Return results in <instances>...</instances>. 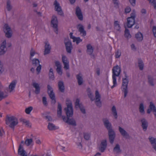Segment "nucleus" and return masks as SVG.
Masks as SVG:
<instances>
[{
	"label": "nucleus",
	"mask_w": 156,
	"mask_h": 156,
	"mask_svg": "<svg viewBox=\"0 0 156 156\" xmlns=\"http://www.w3.org/2000/svg\"><path fill=\"white\" fill-rule=\"evenodd\" d=\"M67 107L65 108L64 110L66 111L67 117L65 116H62V118L65 122L67 123L75 126L76 123L75 121L73 119H70L69 117L73 116V110L72 103L70 101L69 103H66Z\"/></svg>",
	"instance_id": "f257e3e1"
},
{
	"label": "nucleus",
	"mask_w": 156,
	"mask_h": 156,
	"mask_svg": "<svg viewBox=\"0 0 156 156\" xmlns=\"http://www.w3.org/2000/svg\"><path fill=\"white\" fill-rule=\"evenodd\" d=\"M103 122L105 126L108 130V135L110 142V143L112 144L113 143L115 137L114 132L111 129V124L108 120L104 119Z\"/></svg>",
	"instance_id": "f03ea898"
},
{
	"label": "nucleus",
	"mask_w": 156,
	"mask_h": 156,
	"mask_svg": "<svg viewBox=\"0 0 156 156\" xmlns=\"http://www.w3.org/2000/svg\"><path fill=\"white\" fill-rule=\"evenodd\" d=\"M112 80L113 85L111 87V88H113L117 85L116 79V77L118 76L120 74L121 72L120 68L117 65L114 66L112 69Z\"/></svg>",
	"instance_id": "7ed1b4c3"
},
{
	"label": "nucleus",
	"mask_w": 156,
	"mask_h": 156,
	"mask_svg": "<svg viewBox=\"0 0 156 156\" xmlns=\"http://www.w3.org/2000/svg\"><path fill=\"white\" fill-rule=\"evenodd\" d=\"M6 123L7 125H9L10 127L14 128L18 123V119L13 116L8 117L6 119Z\"/></svg>",
	"instance_id": "20e7f679"
},
{
	"label": "nucleus",
	"mask_w": 156,
	"mask_h": 156,
	"mask_svg": "<svg viewBox=\"0 0 156 156\" xmlns=\"http://www.w3.org/2000/svg\"><path fill=\"white\" fill-rule=\"evenodd\" d=\"M125 78L122 79V83L121 87L122 91L124 93V97L125 98L128 93V84L129 82L128 79L127 75L125 74Z\"/></svg>",
	"instance_id": "39448f33"
},
{
	"label": "nucleus",
	"mask_w": 156,
	"mask_h": 156,
	"mask_svg": "<svg viewBox=\"0 0 156 156\" xmlns=\"http://www.w3.org/2000/svg\"><path fill=\"white\" fill-rule=\"evenodd\" d=\"M64 42L66 51L68 53H71V51L73 48V46L72 42L68 37L64 38Z\"/></svg>",
	"instance_id": "423d86ee"
},
{
	"label": "nucleus",
	"mask_w": 156,
	"mask_h": 156,
	"mask_svg": "<svg viewBox=\"0 0 156 156\" xmlns=\"http://www.w3.org/2000/svg\"><path fill=\"white\" fill-rule=\"evenodd\" d=\"M135 13L132 12L130 14V16L127 18V24L128 27L131 28L135 23Z\"/></svg>",
	"instance_id": "0eeeda50"
},
{
	"label": "nucleus",
	"mask_w": 156,
	"mask_h": 156,
	"mask_svg": "<svg viewBox=\"0 0 156 156\" xmlns=\"http://www.w3.org/2000/svg\"><path fill=\"white\" fill-rule=\"evenodd\" d=\"M51 27L54 29L55 32L56 34H57L58 31V21L57 17L55 15H53L52 16L51 21Z\"/></svg>",
	"instance_id": "6e6552de"
},
{
	"label": "nucleus",
	"mask_w": 156,
	"mask_h": 156,
	"mask_svg": "<svg viewBox=\"0 0 156 156\" xmlns=\"http://www.w3.org/2000/svg\"><path fill=\"white\" fill-rule=\"evenodd\" d=\"M4 31L5 36L8 38H10L12 36V32L10 27L8 24H5L4 27Z\"/></svg>",
	"instance_id": "1a4fd4ad"
},
{
	"label": "nucleus",
	"mask_w": 156,
	"mask_h": 156,
	"mask_svg": "<svg viewBox=\"0 0 156 156\" xmlns=\"http://www.w3.org/2000/svg\"><path fill=\"white\" fill-rule=\"evenodd\" d=\"M48 92L51 99L54 101V103L55 102V95L51 87L49 85L47 86Z\"/></svg>",
	"instance_id": "9d476101"
},
{
	"label": "nucleus",
	"mask_w": 156,
	"mask_h": 156,
	"mask_svg": "<svg viewBox=\"0 0 156 156\" xmlns=\"http://www.w3.org/2000/svg\"><path fill=\"white\" fill-rule=\"evenodd\" d=\"M55 5V10L58 12V14L60 15H62L63 14L61 9V7L60 6V4L57 0H55L54 3Z\"/></svg>",
	"instance_id": "9b49d317"
},
{
	"label": "nucleus",
	"mask_w": 156,
	"mask_h": 156,
	"mask_svg": "<svg viewBox=\"0 0 156 156\" xmlns=\"http://www.w3.org/2000/svg\"><path fill=\"white\" fill-rule=\"evenodd\" d=\"M6 44V43L5 40H4L1 43L0 46V55H3L7 51Z\"/></svg>",
	"instance_id": "f8f14e48"
},
{
	"label": "nucleus",
	"mask_w": 156,
	"mask_h": 156,
	"mask_svg": "<svg viewBox=\"0 0 156 156\" xmlns=\"http://www.w3.org/2000/svg\"><path fill=\"white\" fill-rule=\"evenodd\" d=\"M75 14L78 19L81 21L83 20V17L81 10L79 6L76 7L75 9Z\"/></svg>",
	"instance_id": "ddd939ff"
},
{
	"label": "nucleus",
	"mask_w": 156,
	"mask_h": 156,
	"mask_svg": "<svg viewBox=\"0 0 156 156\" xmlns=\"http://www.w3.org/2000/svg\"><path fill=\"white\" fill-rule=\"evenodd\" d=\"M33 65L34 66H36L38 65L39 66L37 67L36 71L39 74L41 69V65L39 64L40 62L39 59H32V60Z\"/></svg>",
	"instance_id": "4468645a"
},
{
	"label": "nucleus",
	"mask_w": 156,
	"mask_h": 156,
	"mask_svg": "<svg viewBox=\"0 0 156 156\" xmlns=\"http://www.w3.org/2000/svg\"><path fill=\"white\" fill-rule=\"evenodd\" d=\"M76 27L78 30V31L80 32V34H82V36L84 37L86 35V32L84 29L83 26L81 24H79L76 26Z\"/></svg>",
	"instance_id": "2eb2a0df"
},
{
	"label": "nucleus",
	"mask_w": 156,
	"mask_h": 156,
	"mask_svg": "<svg viewBox=\"0 0 156 156\" xmlns=\"http://www.w3.org/2000/svg\"><path fill=\"white\" fill-rule=\"evenodd\" d=\"M44 50V55L48 54L50 52L51 47L48 41H46L45 42Z\"/></svg>",
	"instance_id": "dca6fc26"
},
{
	"label": "nucleus",
	"mask_w": 156,
	"mask_h": 156,
	"mask_svg": "<svg viewBox=\"0 0 156 156\" xmlns=\"http://www.w3.org/2000/svg\"><path fill=\"white\" fill-rule=\"evenodd\" d=\"M95 104L98 106H100L101 105V103L100 102V96L99 92L98 90L95 91Z\"/></svg>",
	"instance_id": "f3484780"
},
{
	"label": "nucleus",
	"mask_w": 156,
	"mask_h": 156,
	"mask_svg": "<svg viewBox=\"0 0 156 156\" xmlns=\"http://www.w3.org/2000/svg\"><path fill=\"white\" fill-rule=\"evenodd\" d=\"M18 154L21 156H27V154L25 151L23 149L21 145H20L18 150Z\"/></svg>",
	"instance_id": "a211bd4d"
},
{
	"label": "nucleus",
	"mask_w": 156,
	"mask_h": 156,
	"mask_svg": "<svg viewBox=\"0 0 156 156\" xmlns=\"http://www.w3.org/2000/svg\"><path fill=\"white\" fill-rule=\"evenodd\" d=\"M107 146V141L106 140H102L100 146L99 147V150L101 152H103Z\"/></svg>",
	"instance_id": "6ab92c4d"
},
{
	"label": "nucleus",
	"mask_w": 156,
	"mask_h": 156,
	"mask_svg": "<svg viewBox=\"0 0 156 156\" xmlns=\"http://www.w3.org/2000/svg\"><path fill=\"white\" fill-rule=\"evenodd\" d=\"M55 65L57 67L56 69L57 72L59 74L61 75L62 74V71L61 69V65L60 62L58 61H56L55 62Z\"/></svg>",
	"instance_id": "aec40b11"
},
{
	"label": "nucleus",
	"mask_w": 156,
	"mask_h": 156,
	"mask_svg": "<svg viewBox=\"0 0 156 156\" xmlns=\"http://www.w3.org/2000/svg\"><path fill=\"white\" fill-rule=\"evenodd\" d=\"M16 83V81L14 80L10 83L9 86V90L10 92H12L14 90Z\"/></svg>",
	"instance_id": "412c9836"
},
{
	"label": "nucleus",
	"mask_w": 156,
	"mask_h": 156,
	"mask_svg": "<svg viewBox=\"0 0 156 156\" xmlns=\"http://www.w3.org/2000/svg\"><path fill=\"white\" fill-rule=\"evenodd\" d=\"M149 139L153 148L156 151V138H154L152 137H150Z\"/></svg>",
	"instance_id": "4be33fe9"
},
{
	"label": "nucleus",
	"mask_w": 156,
	"mask_h": 156,
	"mask_svg": "<svg viewBox=\"0 0 156 156\" xmlns=\"http://www.w3.org/2000/svg\"><path fill=\"white\" fill-rule=\"evenodd\" d=\"M114 29L116 31L119 32L121 31V27L119 23V22L118 21H114Z\"/></svg>",
	"instance_id": "5701e85b"
},
{
	"label": "nucleus",
	"mask_w": 156,
	"mask_h": 156,
	"mask_svg": "<svg viewBox=\"0 0 156 156\" xmlns=\"http://www.w3.org/2000/svg\"><path fill=\"white\" fill-rule=\"evenodd\" d=\"M135 36L137 40L139 41H141L143 40V34L140 32H138Z\"/></svg>",
	"instance_id": "b1692460"
},
{
	"label": "nucleus",
	"mask_w": 156,
	"mask_h": 156,
	"mask_svg": "<svg viewBox=\"0 0 156 156\" xmlns=\"http://www.w3.org/2000/svg\"><path fill=\"white\" fill-rule=\"evenodd\" d=\"M141 122L142 123V126L144 131H145L147 127V122L145 119H143L141 120Z\"/></svg>",
	"instance_id": "393cba45"
},
{
	"label": "nucleus",
	"mask_w": 156,
	"mask_h": 156,
	"mask_svg": "<svg viewBox=\"0 0 156 156\" xmlns=\"http://www.w3.org/2000/svg\"><path fill=\"white\" fill-rule=\"evenodd\" d=\"M33 87L35 88V94H38L40 91V88L39 85L36 83H34L33 84Z\"/></svg>",
	"instance_id": "a878e982"
},
{
	"label": "nucleus",
	"mask_w": 156,
	"mask_h": 156,
	"mask_svg": "<svg viewBox=\"0 0 156 156\" xmlns=\"http://www.w3.org/2000/svg\"><path fill=\"white\" fill-rule=\"evenodd\" d=\"M87 52L88 54L91 55L93 52L94 49L92 46L90 44H88L87 46Z\"/></svg>",
	"instance_id": "bb28decb"
},
{
	"label": "nucleus",
	"mask_w": 156,
	"mask_h": 156,
	"mask_svg": "<svg viewBox=\"0 0 156 156\" xmlns=\"http://www.w3.org/2000/svg\"><path fill=\"white\" fill-rule=\"evenodd\" d=\"M58 87L59 90L62 92H63L64 90V87L62 81H60L58 83Z\"/></svg>",
	"instance_id": "cd10ccee"
},
{
	"label": "nucleus",
	"mask_w": 156,
	"mask_h": 156,
	"mask_svg": "<svg viewBox=\"0 0 156 156\" xmlns=\"http://www.w3.org/2000/svg\"><path fill=\"white\" fill-rule=\"evenodd\" d=\"M64 65V68L66 69H68L69 68V61L67 59H62Z\"/></svg>",
	"instance_id": "c85d7f7f"
},
{
	"label": "nucleus",
	"mask_w": 156,
	"mask_h": 156,
	"mask_svg": "<svg viewBox=\"0 0 156 156\" xmlns=\"http://www.w3.org/2000/svg\"><path fill=\"white\" fill-rule=\"evenodd\" d=\"M62 105H61L58 103V105L57 114L58 117H60L62 115Z\"/></svg>",
	"instance_id": "c756f323"
},
{
	"label": "nucleus",
	"mask_w": 156,
	"mask_h": 156,
	"mask_svg": "<svg viewBox=\"0 0 156 156\" xmlns=\"http://www.w3.org/2000/svg\"><path fill=\"white\" fill-rule=\"evenodd\" d=\"M81 74L79 73L76 75V78L78 80V84L79 85H81L83 83L82 79L81 76Z\"/></svg>",
	"instance_id": "7c9ffc66"
},
{
	"label": "nucleus",
	"mask_w": 156,
	"mask_h": 156,
	"mask_svg": "<svg viewBox=\"0 0 156 156\" xmlns=\"http://www.w3.org/2000/svg\"><path fill=\"white\" fill-rule=\"evenodd\" d=\"M12 7L11 5V2L9 0H7L6 3V8L8 11H10L12 9Z\"/></svg>",
	"instance_id": "2f4dec72"
},
{
	"label": "nucleus",
	"mask_w": 156,
	"mask_h": 156,
	"mask_svg": "<svg viewBox=\"0 0 156 156\" xmlns=\"http://www.w3.org/2000/svg\"><path fill=\"white\" fill-rule=\"evenodd\" d=\"M48 128L50 130H54L57 129L56 127L53 124L51 123H48Z\"/></svg>",
	"instance_id": "473e14b6"
},
{
	"label": "nucleus",
	"mask_w": 156,
	"mask_h": 156,
	"mask_svg": "<svg viewBox=\"0 0 156 156\" xmlns=\"http://www.w3.org/2000/svg\"><path fill=\"white\" fill-rule=\"evenodd\" d=\"M119 130L121 134L123 136H126L127 135V133L126 132L120 127H119Z\"/></svg>",
	"instance_id": "72a5a7b5"
},
{
	"label": "nucleus",
	"mask_w": 156,
	"mask_h": 156,
	"mask_svg": "<svg viewBox=\"0 0 156 156\" xmlns=\"http://www.w3.org/2000/svg\"><path fill=\"white\" fill-rule=\"evenodd\" d=\"M124 35L125 37L127 38H130L131 37V35L129 33V30L126 28Z\"/></svg>",
	"instance_id": "f704fd0d"
},
{
	"label": "nucleus",
	"mask_w": 156,
	"mask_h": 156,
	"mask_svg": "<svg viewBox=\"0 0 156 156\" xmlns=\"http://www.w3.org/2000/svg\"><path fill=\"white\" fill-rule=\"evenodd\" d=\"M150 107L151 109H153V112L155 117L156 118V109L154 105L152 102H150Z\"/></svg>",
	"instance_id": "c9c22d12"
},
{
	"label": "nucleus",
	"mask_w": 156,
	"mask_h": 156,
	"mask_svg": "<svg viewBox=\"0 0 156 156\" xmlns=\"http://www.w3.org/2000/svg\"><path fill=\"white\" fill-rule=\"evenodd\" d=\"M112 110L115 118V119H116L117 118V115L116 108L115 106H113L112 107Z\"/></svg>",
	"instance_id": "e433bc0d"
},
{
	"label": "nucleus",
	"mask_w": 156,
	"mask_h": 156,
	"mask_svg": "<svg viewBox=\"0 0 156 156\" xmlns=\"http://www.w3.org/2000/svg\"><path fill=\"white\" fill-rule=\"evenodd\" d=\"M144 65L143 62L140 60V59L138 61V66L140 70H142L143 69Z\"/></svg>",
	"instance_id": "4c0bfd02"
},
{
	"label": "nucleus",
	"mask_w": 156,
	"mask_h": 156,
	"mask_svg": "<svg viewBox=\"0 0 156 156\" xmlns=\"http://www.w3.org/2000/svg\"><path fill=\"white\" fill-rule=\"evenodd\" d=\"M113 150L114 152H116L117 153H118L121 151L120 147L119 144H117L116 145L115 147L114 148Z\"/></svg>",
	"instance_id": "58836bf2"
},
{
	"label": "nucleus",
	"mask_w": 156,
	"mask_h": 156,
	"mask_svg": "<svg viewBox=\"0 0 156 156\" xmlns=\"http://www.w3.org/2000/svg\"><path fill=\"white\" fill-rule=\"evenodd\" d=\"M82 39H81L79 37H76L74 40H73V42H76V43L77 44H78L79 43L82 41Z\"/></svg>",
	"instance_id": "ea45409f"
},
{
	"label": "nucleus",
	"mask_w": 156,
	"mask_h": 156,
	"mask_svg": "<svg viewBox=\"0 0 156 156\" xmlns=\"http://www.w3.org/2000/svg\"><path fill=\"white\" fill-rule=\"evenodd\" d=\"M33 109V108L32 107L30 106L25 109V112L27 114H29L30 113Z\"/></svg>",
	"instance_id": "a19ab883"
},
{
	"label": "nucleus",
	"mask_w": 156,
	"mask_h": 156,
	"mask_svg": "<svg viewBox=\"0 0 156 156\" xmlns=\"http://www.w3.org/2000/svg\"><path fill=\"white\" fill-rule=\"evenodd\" d=\"M33 142V140L32 139H27L25 141V143L27 146H29Z\"/></svg>",
	"instance_id": "79ce46f5"
},
{
	"label": "nucleus",
	"mask_w": 156,
	"mask_h": 156,
	"mask_svg": "<svg viewBox=\"0 0 156 156\" xmlns=\"http://www.w3.org/2000/svg\"><path fill=\"white\" fill-rule=\"evenodd\" d=\"M148 79L149 84L152 86H153L154 85V84L153 83V79L151 76H148Z\"/></svg>",
	"instance_id": "37998d69"
},
{
	"label": "nucleus",
	"mask_w": 156,
	"mask_h": 156,
	"mask_svg": "<svg viewBox=\"0 0 156 156\" xmlns=\"http://www.w3.org/2000/svg\"><path fill=\"white\" fill-rule=\"evenodd\" d=\"M21 121L23 123L25 124L26 126H29L30 122L28 121H27L24 119H21Z\"/></svg>",
	"instance_id": "c03bdc74"
},
{
	"label": "nucleus",
	"mask_w": 156,
	"mask_h": 156,
	"mask_svg": "<svg viewBox=\"0 0 156 156\" xmlns=\"http://www.w3.org/2000/svg\"><path fill=\"white\" fill-rule=\"evenodd\" d=\"M140 112L141 113H143L144 112V106L143 104L141 103L140 104L139 107Z\"/></svg>",
	"instance_id": "a18cd8bd"
},
{
	"label": "nucleus",
	"mask_w": 156,
	"mask_h": 156,
	"mask_svg": "<svg viewBox=\"0 0 156 156\" xmlns=\"http://www.w3.org/2000/svg\"><path fill=\"white\" fill-rule=\"evenodd\" d=\"M75 107L76 108L79 107L81 106V105L80 104V100L78 98L76 99V101L75 103Z\"/></svg>",
	"instance_id": "49530a36"
},
{
	"label": "nucleus",
	"mask_w": 156,
	"mask_h": 156,
	"mask_svg": "<svg viewBox=\"0 0 156 156\" xmlns=\"http://www.w3.org/2000/svg\"><path fill=\"white\" fill-rule=\"evenodd\" d=\"M148 1H149L150 3L153 5L154 9H156V2L155 1V0H148Z\"/></svg>",
	"instance_id": "de8ad7c7"
},
{
	"label": "nucleus",
	"mask_w": 156,
	"mask_h": 156,
	"mask_svg": "<svg viewBox=\"0 0 156 156\" xmlns=\"http://www.w3.org/2000/svg\"><path fill=\"white\" fill-rule=\"evenodd\" d=\"M6 96L3 92L0 91V101L4 98Z\"/></svg>",
	"instance_id": "09e8293b"
},
{
	"label": "nucleus",
	"mask_w": 156,
	"mask_h": 156,
	"mask_svg": "<svg viewBox=\"0 0 156 156\" xmlns=\"http://www.w3.org/2000/svg\"><path fill=\"white\" fill-rule=\"evenodd\" d=\"M90 134L87 133H84V137L85 139L86 140H88L90 138Z\"/></svg>",
	"instance_id": "8fccbe9b"
},
{
	"label": "nucleus",
	"mask_w": 156,
	"mask_h": 156,
	"mask_svg": "<svg viewBox=\"0 0 156 156\" xmlns=\"http://www.w3.org/2000/svg\"><path fill=\"white\" fill-rule=\"evenodd\" d=\"M113 3L115 5V7L117 8L119 5V2L118 0H112Z\"/></svg>",
	"instance_id": "3c124183"
},
{
	"label": "nucleus",
	"mask_w": 156,
	"mask_h": 156,
	"mask_svg": "<svg viewBox=\"0 0 156 156\" xmlns=\"http://www.w3.org/2000/svg\"><path fill=\"white\" fill-rule=\"evenodd\" d=\"M88 95L89 98H90L92 101H94V96L92 94V93L90 91L89 92Z\"/></svg>",
	"instance_id": "603ef678"
},
{
	"label": "nucleus",
	"mask_w": 156,
	"mask_h": 156,
	"mask_svg": "<svg viewBox=\"0 0 156 156\" xmlns=\"http://www.w3.org/2000/svg\"><path fill=\"white\" fill-rule=\"evenodd\" d=\"M121 55V53L120 51H117L116 52L115 54V56L116 58H119L120 57Z\"/></svg>",
	"instance_id": "864d4df0"
},
{
	"label": "nucleus",
	"mask_w": 156,
	"mask_h": 156,
	"mask_svg": "<svg viewBox=\"0 0 156 156\" xmlns=\"http://www.w3.org/2000/svg\"><path fill=\"white\" fill-rule=\"evenodd\" d=\"M35 54V51L33 48H31L30 52V55L31 57L33 56Z\"/></svg>",
	"instance_id": "5fc2aeb1"
},
{
	"label": "nucleus",
	"mask_w": 156,
	"mask_h": 156,
	"mask_svg": "<svg viewBox=\"0 0 156 156\" xmlns=\"http://www.w3.org/2000/svg\"><path fill=\"white\" fill-rule=\"evenodd\" d=\"M42 101L43 104L45 105H47L48 103L47 101V99L45 97H44L42 98Z\"/></svg>",
	"instance_id": "6e6d98bb"
},
{
	"label": "nucleus",
	"mask_w": 156,
	"mask_h": 156,
	"mask_svg": "<svg viewBox=\"0 0 156 156\" xmlns=\"http://www.w3.org/2000/svg\"><path fill=\"white\" fill-rule=\"evenodd\" d=\"M129 1L131 5L133 6H135L136 0H129Z\"/></svg>",
	"instance_id": "4d7b16f0"
},
{
	"label": "nucleus",
	"mask_w": 156,
	"mask_h": 156,
	"mask_svg": "<svg viewBox=\"0 0 156 156\" xmlns=\"http://www.w3.org/2000/svg\"><path fill=\"white\" fill-rule=\"evenodd\" d=\"M153 32L154 36L156 37V27L154 26L153 27Z\"/></svg>",
	"instance_id": "13d9d810"
},
{
	"label": "nucleus",
	"mask_w": 156,
	"mask_h": 156,
	"mask_svg": "<svg viewBox=\"0 0 156 156\" xmlns=\"http://www.w3.org/2000/svg\"><path fill=\"white\" fill-rule=\"evenodd\" d=\"M131 9L129 7H127L125 9V12L126 13H128L131 11Z\"/></svg>",
	"instance_id": "bf43d9fd"
},
{
	"label": "nucleus",
	"mask_w": 156,
	"mask_h": 156,
	"mask_svg": "<svg viewBox=\"0 0 156 156\" xmlns=\"http://www.w3.org/2000/svg\"><path fill=\"white\" fill-rule=\"evenodd\" d=\"M49 78L50 79L54 80V76L53 74V73H49Z\"/></svg>",
	"instance_id": "052dcab7"
},
{
	"label": "nucleus",
	"mask_w": 156,
	"mask_h": 156,
	"mask_svg": "<svg viewBox=\"0 0 156 156\" xmlns=\"http://www.w3.org/2000/svg\"><path fill=\"white\" fill-rule=\"evenodd\" d=\"M79 108H80V110L82 113L83 114L85 113V110L83 107H82L81 106Z\"/></svg>",
	"instance_id": "680f3d73"
},
{
	"label": "nucleus",
	"mask_w": 156,
	"mask_h": 156,
	"mask_svg": "<svg viewBox=\"0 0 156 156\" xmlns=\"http://www.w3.org/2000/svg\"><path fill=\"white\" fill-rule=\"evenodd\" d=\"M73 33L71 32L70 33L69 35L70 38L71 39H72L73 40H74V39L76 37L74 36H73Z\"/></svg>",
	"instance_id": "e2e57ef3"
},
{
	"label": "nucleus",
	"mask_w": 156,
	"mask_h": 156,
	"mask_svg": "<svg viewBox=\"0 0 156 156\" xmlns=\"http://www.w3.org/2000/svg\"><path fill=\"white\" fill-rule=\"evenodd\" d=\"M46 119H47L48 121H51L52 120V118L51 117L49 116H46Z\"/></svg>",
	"instance_id": "0e129e2a"
},
{
	"label": "nucleus",
	"mask_w": 156,
	"mask_h": 156,
	"mask_svg": "<svg viewBox=\"0 0 156 156\" xmlns=\"http://www.w3.org/2000/svg\"><path fill=\"white\" fill-rule=\"evenodd\" d=\"M77 145L78 147L80 149H82V146L81 143H79L77 144Z\"/></svg>",
	"instance_id": "69168bd1"
},
{
	"label": "nucleus",
	"mask_w": 156,
	"mask_h": 156,
	"mask_svg": "<svg viewBox=\"0 0 156 156\" xmlns=\"http://www.w3.org/2000/svg\"><path fill=\"white\" fill-rule=\"evenodd\" d=\"M151 111H152L153 112V109H151V108L150 107V108H149L147 110V113L148 114H149L151 113Z\"/></svg>",
	"instance_id": "338daca9"
},
{
	"label": "nucleus",
	"mask_w": 156,
	"mask_h": 156,
	"mask_svg": "<svg viewBox=\"0 0 156 156\" xmlns=\"http://www.w3.org/2000/svg\"><path fill=\"white\" fill-rule=\"evenodd\" d=\"M141 12L143 14H145L146 13V11L145 9H142L141 10Z\"/></svg>",
	"instance_id": "774afa93"
}]
</instances>
